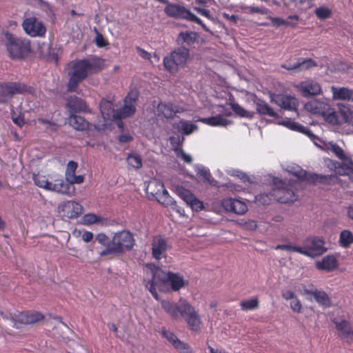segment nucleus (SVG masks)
<instances>
[{"mask_svg": "<svg viewBox=\"0 0 353 353\" xmlns=\"http://www.w3.org/2000/svg\"><path fill=\"white\" fill-rule=\"evenodd\" d=\"M271 101L288 110H296L299 105L298 100L293 96L287 94H274L271 96Z\"/></svg>", "mask_w": 353, "mask_h": 353, "instance_id": "nucleus-18", "label": "nucleus"}, {"mask_svg": "<svg viewBox=\"0 0 353 353\" xmlns=\"http://www.w3.org/2000/svg\"><path fill=\"white\" fill-rule=\"evenodd\" d=\"M177 343L174 347L176 350H177L180 353H193L191 347L184 342L181 341H179L176 342Z\"/></svg>", "mask_w": 353, "mask_h": 353, "instance_id": "nucleus-49", "label": "nucleus"}, {"mask_svg": "<svg viewBox=\"0 0 353 353\" xmlns=\"http://www.w3.org/2000/svg\"><path fill=\"white\" fill-rule=\"evenodd\" d=\"M43 315L38 312H26L21 313L18 316V321L21 324H33L43 319Z\"/></svg>", "mask_w": 353, "mask_h": 353, "instance_id": "nucleus-29", "label": "nucleus"}, {"mask_svg": "<svg viewBox=\"0 0 353 353\" xmlns=\"http://www.w3.org/2000/svg\"><path fill=\"white\" fill-rule=\"evenodd\" d=\"M334 100H343L353 102V90L346 87H331Z\"/></svg>", "mask_w": 353, "mask_h": 353, "instance_id": "nucleus-27", "label": "nucleus"}, {"mask_svg": "<svg viewBox=\"0 0 353 353\" xmlns=\"http://www.w3.org/2000/svg\"><path fill=\"white\" fill-rule=\"evenodd\" d=\"M221 206L226 212H234L236 214L242 215L248 211L246 204L238 199L232 198H225L221 201Z\"/></svg>", "mask_w": 353, "mask_h": 353, "instance_id": "nucleus-19", "label": "nucleus"}, {"mask_svg": "<svg viewBox=\"0 0 353 353\" xmlns=\"http://www.w3.org/2000/svg\"><path fill=\"white\" fill-rule=\"evenodd\" d=\"M305 109L312 114L325 117L326 113L330 110V105L325 101L313 99L305 105Z\"/></svg>", "mask_w": 353, "mask_h": 353, "instance_id": "nucleus-23", "label": "nucleus"}, {"mask_svg": "<svg viewBox=\"0 0 353 353\" xmlns=\"http://www.w3.org/2000/svg\"><path fill=\"white\" fill-rule=\"evenodd\" d=\"M176 154L179 157L183 159L185 162L190 163L192 162V157L186 154L183 150L179 149V151L176 152Z\"/></svg>", "mask_w": 353, "mask_h": 353, "instance_id": "nucleus-62", "label": "nucleus"}, {"mask_svg": "<svg viewBox=\"0 0 353 353\" xmlns=\"http://www.w3.org/2000/svg\"><path fill=\"white\" fill-rule=\"evenodd\" d=\"M198 38V34L194 32H182L179 33L177 37V42L178 43H185L190 46L197 41Z\"/></svg>", "mask_w": 353, "mask_h": 353, "instance_id": "nucleus-35", "label": "nucleus"}, {"mask_svg": "<svg viewBox=\"0 0 353 353\" xmlns=\"http://www.w3.org/2000/svg\"><path fill=\"white\" fill-rule=\"evenodd\" d=\"M146 192L150 199H155L165 207H171L174 209L176 206V201L170 196L163 183L159 179H152L147 185Z\"/></svg>", "mask_w": 353, "mask_h": 353, "instance_id": "nucleus-5", "label": "nucleus"}, {"mask_svg": "<svg viewBox=\"0 0 353 353\" xmlns=\"http://www.w3.org/2000/svg\"><path fill=\"white\" fill-rule=\"evenodd\" d=\"M35 90L33 88L22 83H8L0 84V103L6 102L13 95L17 94L28 93L33 94Z\"/></svg>", "mask_w": 353, "mask_h": 353, "instance_id": "nucleus-11", "label": "nucleus"}, {"mask_svg": "<svg viewBox=\"0 0 353 353\" xmlns=\"http://www.w3.org/2000/svg\"><path fill=\"white\" fill-rule=\"evenodd\" d=\"M96 239L102 245L106 246L111 245V241L109 240L108 237L104 233H99L97 235Z\"/></svg>", "mask_w": 353, "mask_h": 353, "instance_id": "nucleus-56", "label": "nucleus"}, {"mask_svg": "<svg viewBox=\"0 0 353 353\" xmlns=\"http://www.w3.org/2000/svg\"><path fill=\"white\" fill-rule=\"evenodd\" d=\"M193 210L199 211L203 209V203L195 198L189 205Z\"/></svg>", "mask_w": 353, "mask_h": 353, "instance_id": "nucleus-61", "label": "nucleus"}, {"mask_svg": "<svg viewBox=\"0 0 353 353\" xmlns=\"http://www.w3.org/2000/svg\"><path fill=\"white\" fill-rule=\"evenodd\" d=\"M161 305L164 311L173 319H178L182 316L192 330L197 332L201 330L200 316L186 300L181 299L177 303L163 300Z\"/></svg>", "mask_w": 353, "mask_h": 353, "instance_id": "nucleus-2", "label": "nucleus"}, {"mask_svg": "<svg viewBox=\"0 0 353 353\" xmlns=\"http://www.w3.org/2000/svg\"><path fill=\"white\" fill-rule=\"evenodd\" d=\"M231 107L232 110L238 115L243 117H247V118H251L252 117V113L245 110L243 108H242L241 105H239L238 103H232Z\"/></svg>", "mask_w": 353, "mask_h": 353, "instance_id": "nucleus-42", "label": "nucleus"}, {"mask_svg": "<svg viewBox=\"0 0 353 353\" xmlns=\"http://www.w3.org/2000/svg\"><path fill=\"white\" fill-rule=\"evenodd\" d=\"M22 26L25 32L32 37H43L46 32V28L43 23L34 17L24 19Z\"/></svg>", "mask_w": 353, "mask_h": 353, "instance_id": "nucleus-15", "label": "nucleus"}, {"mask_svg": "<svg viewBox=\"0 0 353 353\" xmlns=\"http://www.w3.org/2000/svg\"><path fill=\"white\" fill-rule=\"evenodd\" d=\"M315 14L319 19H326L331 17L332 10L326 7H319L316 9Z\"/></svg>", "mask_w": 353, "mask_h": 353, "instance_id": "nucleus-44", "label": "nucleus"}, {"mask_svg": "<svg viewBox=\"0 0 353 353\" xmlns=\"http://www.w3.org/2000/svg\"><path fill=\"white\" fill-rule=\"evenodd\" d=\"M189 55L188 48L183 46L176 48L170 55L164 57L163 65L165 68L170 73L176 72L179 68L185 65Z\"/></svg>", "mask_w": 353, "mask_h": 353, "instance_id": "nucleus-7", "label": "nucleus"}, {"mask_svg": "<svg viewBox=\"0 0 353 353\" xmlns=\"http://www.w3.org/2000/svg\"><path fill=\"white\" fill-rule=\"evenodd\" d=\"M352 112L347 108H343L340 109L339 114L341 116L343 121L347 123Z\"/></svg>", "mask_w": 353, "mask_h": 353, "instance_id": "nucleus-57", "label": "nucleus"}, {"mask_svg": "<svg viewBox=\"0 0 353 353\" xmlns=\"http://www.w3.org/2000/svg\"><path fill=\"white\" fill-rule=\"evenodd\" d=\"M69 124L77 130L83 131L88 128V122L82 117L70 113L68 119Z\"/></svg>", "mask_w": 353, "mask_h": 353, "instance_id": "nucleus-34", "label": "nucleus"}, {"mask_svg": "<svg viewBox=\"0 0 353 353\" xmlns=\"http://www.w3.org/2000/svg\"><path fill=\"white\" fill-rule=\"evenodd\" d=\"M59 210L68 218H76L83 212L81 205L74 201L63 202L59 205Z\"/></svg>", "mask_w": 353, "mask_h": 353, "instance_id": "nucleus-21", "label": "nucleus"}, {"mask_svg": "<svg viewBox=\"0 0 353 353\" xmlns=\"http://www.w3.org/2000/svg\"><path fill=\"white\" fill-rule=\"evenodd\" d=\"M240 306L243 311L254 310L259 307V300L257 298H252L248 300L242 301L240 303Z\"/></svg>", "mask_w": 353, "mask_h": 353, "instance_id": "nucleus-39", "label": "nucleus"}, {"mask_svg": "<svg viewBox=\"0 0 353 353\" xmlns=\"http://www.w3.org/2000/svg\"><path fill=\"white\" fill-rule=\"evenodd\" d=\"M34 184L42 189L57 193H69L68 185L64 183V180L61 176L54 175L51 181L43 174L39 173L33 175Z\"/></svg>", "mask_w": 353, "mask_h": 353, "instance_id": "nucleus-6", "label": "nucleus"}, {"mask_svg": "<svg viewBox=\"0 0 353 353\" xmlns=\"http://www.w3.org/2000/svg\"><path fill=\"white\" fill-rule=\"evenodd\" d=\"M259 13L261 14H269L270 10L265 7H257L254 6H249L248 14Z\"/></svg>", "mask_w": 353, "mask_h": 353, "instance_id": "nucleus-48", "label": "nucleus"}, {"mask_svg": "<svg viewBox=\"0 0 353 353\" xmlns=\"http://www.w3.org/2000/svg\"><path fill=\"white\" fill-rule=\"evenodd\" d=\"M111 243L119 254L131 250L135 245V239L131 232L123 230L114 233Z\"/></svg>", "mask_w": 353, "mask_h": 353, "instance_id": "nucleus-10", "label": "nucleus"}, {"mask_svg": "<svg viewBox=\"0 0 353 353\" xmlns=\"http://www.w3.org/2000/svg\"><path fill=\"white\" fill-rule=\"evenodd\" d=\"M331 150L340 159H345V155L344 154L343 149L338 145L332 144Z\"/></svg>", "mask_w": 353, "mask_h": 353, "instance_id": "nucleus-54", "label": "nucleus"}, {"mask_svg": "<svg viewBox=\"0 0 353 353\" xmlns=\"http://www.w3.org/2000/svg\"><path fill=\"white\" fill-rule=\"evenodd\" d=\"M179 196L188 204V205H190L192 201L196 198L192 192L185 189H183L179 192Z\"/></svg>", "mask_w": 353, "mask_h": 353, "instance_id": "nucleus-46", "label": "nucleus"}, {"mask_svg": "<svg viewBox=\"0 0 353 353\" xmlns=\"http://www.w3.org/2000/svg\"><path fill=\"white\" fill-rule=\"evenodd\" d=\"M66 181H64V183L68 185L69 193H61L62 194L66 195H73L74 193L75 188L72 185L73 184H81L84 181L83 175H75V174H72L70 177L65 179Z\"/></svg>", "mask_w": 353, "mask_h": 353, "instance_id": "nucleus-36", "label": "nucleus"}, {"mask_svg": "<svg viewBox=\"0 0 353 353\" xmlns=\"http://www.w3.org/2000/svg\"><path fill=\"white\" fill-rule=\"evenodd\" d=\"M164 12L168 17L184 19L190 21L195 22L200 25L205 32H211L199 17L183 6L170 3L165 8Z\"/></svg>", "mask_w": 353, "mask_h": 353, "instance_id": "nucleus-9", "label": "nucleus"}, {"mask_svg": "<svg viewBox=\"0 0 353 353\" xmlns=\"http://www.w3.org/2000/svg\"><path fill=\"white\" fill-rule=\"evenodd\" d=\"M111 254H119L112 243L111 245H106V248L101 251L99 255L100 256H105Z\"/></svg>", "mask_w": 353, "mask_h": 353, "instance_id": "nucleus-59", "label": "nucleus"}, {"mask_svg": "<svg viewBox=\"0 0 353 353\" xmlns=\"http://www.w3.org/2000/svg\"><path fill=\"white\" fill-rule=\"evenodd\" d=\"M161 333L163 336L165 337L174 347L177 343L176 342H179V341L177 336L170 331L163 330Z\"/></svg>", "mask_w": 353, "mask_h": 353, "instance_id": "nucleus-47", "label": "nucleus"}, {"mask_svg": "<svg viewBox=\"0 0 353 353\" xmlns=\"http://www.w3.org/2000/svg\"><path fill=\"white\" fill-rule=\"evenodd\" d=\"M285 170L296 177V181L291 182V183L296 185H301L303 182L314 183L319 179H322L321 176H318L316 174H308L305 170L296 164L288 165Z\"/></svg>", "mask_w": 353, "mask_h": 353, "instance_id": "nucleus-13", "label": "nucleus"}, {"mask_svg": "<svg viewBox=\"0 0 353 353\" xmlns=\"http://www.w3.org/2000/svg\"><path fill=\"white\" fill-rule=\"evenodd\" d=\"M276 250H283L288 252H295L301 254V247L292 244H280L275 247Z\"/></svg>", "mask_w": 353, "mask_h": 353, "instance_id": "nucleus-45", "label": "nucleus"}, {"mask_svg": "<svg viewBox=\"0 0 353 353\" xmlns=\"http://www.w3.org/2000/svg\"><path fill=\"white\" fill-rule=\"evenodd\" d=\"M67 106L70 113L86 112L88 110L85 101L76 96H71L68 98Z\"/></svg>", "mask_w": 353, "mask_h": 353, "instance_id": "nucleus-28", "label": "nucleus"}, {"mask_svg": "<svg viewBox=\"0 0 353 353\" xmlns=\"http://www.w3.org/2000/svg\"><path fill=\"white\" fill-rule=\"evenodd\" d=\"M138 94L136 91H132L125 97L123 107L117 110V120L129 117L134 114Z\"/></svg>", "mask_w": 353, "mask_h": 353, "instance_id": "nucleus-14", "label": "nucleus"}, {"mask_svg": "<svg viewBox=\"0 0 353 353\" xmlns=\"http://www.w3.org/2000/svg\"><path fill=\"white\" fill-rule=\"evenodd\" d=\"M254 104L256 105V112L260 115L274 118L278 117V114L265 101L257 99L254 101Z\"/></svg>", "mask_w": 353, "mask_h": 353, "instance_id": "nucleus-32", "label": "nucleus"}, {"mask_svg": "<svg viewBox=\"0 0 353 353\" xmlns=\"http://www.w3.org/2000/svg\"><path fill=\"white\" fill-rule=\"evenodd\" d=\"M184 138L183 137L177 136V137H172L170 138V143L174 148L176 152L179 151L178 147H179L183 141Z\"/></svg>", "mask_w": 353, "mask_h": 353, "instance_id": "nucleus-53", "label": "nucleus"}, {"mask_svg": "<svg viewBox=\"0 0 353 353\" xmlns=\"http://www.w3.org/2000/svg\"><path fill=\"white\" fill-rule=\"evenodd\" d=\"M77 168V163L73 161H70L67 164V168L65 170V179L75 174L76 170Z\"/></svg>", "mask_w": 353, "mask_h": 353, "instance_id": "nucleus-52", "label": "nucleus"}, {"mask_svg": "<svg viewBox=\"0 0 353 353\" xmlns=\"http://www.w3.org/2000/svg\"><path fill=\"white\" fill-rule=\"evenodd\" d=\"M127 162L129 165L135 169H139L142 167L141 157L136 153L129 154L127 157Z\"/></svg>", "mask_w": 353, "mask_h": 353, "instance_id": "nucleus-40", "label": "nucleus"}, {"mask_svg": "<svg viewBox=\"0 0 353 353\" xmlns=\"http://www.w3.org/2000/svg\"><path fill=\"white\" fill-rule=\"evenodd\" d=\"M341 339L347 343L353 342V328L349 321L341 320L333 321Z\"/></svg>", "mask_w": 353, "mask_h": 353, "instance_id": "nucleus-20", "label": "nucleus"}, {"mask_svg": "<svg viewBox=\"0 0 353 353\" xmlns=\"http://www.w3.org/2000/svg\"><path fill=\"white\" fill-rule=\"evenodd\" d=\"M296 88L301 93L302 96L305 97L316 95L321 92L320 84L312 79L300 82L296 85Z\"/></svg>", "mask_w": 353, "mask_h": 353, "instance_id": "nucleus-17", "label": "nucleus"}, {"mask_svg": "<svg viewBox=\"0 0 353 353\" xmlns=\"http://www.w3.org/2000/svg\"><path fill=\"white\" fill-rule=\"evenodd\" d=\"M70 64L72 70L67 85L69 92H77L80 82L103 68V61L99 58L73 61Z\"/></svg>", "mask_w": 353, "mask_h": 353, "instance_id": "nucleus-3", "label": "nucleus"}, {"mask_svg": "<svg viewBox=\"0 0 353 353\" xmlns=\"http://www.w3.org/2000/svg\"><path fill=\"white\" fill-rule=\"evenodd\" d=\"M239 224L250 230H254L257 227L256 222L252 220H250L245 222H239Z\"/></svg>", "mask_w": 353, "mask_h": 353, "instance_id": "nucleus-60", "label": "nucleus"}, {"mask_svg": "<svg viewBox=\"0 0 353 353\" xmlns=\"http://www.w3.org/2000/svg\"><path fill=\"white\" fill-rule=\"evenodd\" d=\"M273 184L274 188L272 189L271 196L274 197V200L283 203L293 202L296 200L297 196L293 189L297 186L296 185L291 183L286 185L278 178H274Z\"/></svg>", "mask_w": 353, "mask_h": 353, "instance_id": "nucleus-8", "label": "nucleus"}, {"mask_svg": "<svg viewBox=\"0 0 353 353\" xmlns=\"http://www.w3.org/2000/svg\"><path fill=\"white\" fill-rule=\"evenodd\" d=\"M305 294L310 296L315 301L323 307H330L332 305V301L328 294L322 290H318L316 288H305L303 289Z\"/></svg>", "mask_w": 353, "mask_h": 353, "instance_id": "nucleus-16", "label": "nucleus"}, {"mask_svg": "<svg viewBox=\"0 0 353 353\" xmlns=\"http://www.w3.org/2000/svg\"><path fill=\"white\" fill-rule=\"evenodd\" d=\"M281 124L286 126L290 130L306 134L311 139V140L313 141L315 145H318L317 141H320V139L316 135H314L309 128L304 127L293 121H291L290 119L283 121L282 123H281Z\"/></svg>", "mask_w": 353, "mask_h": 353, "instance_id": "nucleus-25", "label": "nucleus"}, {"mask_svg": "<svg viewBox=\"0 0 353 353\" xmlns=\"http://www.w3.org/2000/svg\"><path fill=\"white\" fill-rule=\"evenodd\" d=\"M327 250L323 239L317 236H310L305 239L301 247V254L315 257L323 254Z\"/></svg>", "mask_w": 353, "mask_h": 353, "instance_id": "nucleus-12", "label": "nucleus"}, {"mask_svg": "<svg viewBox=\"0 0 353 353\" xmlns=\"http://www.w3.org/2000/svg\"><path fill=\"white\" fill-rule=\"evenodd\" d=\"M177 343L174 347L176 350H177L180 353H193L191 347L184 342L181 341H179L176 342Z\"/></svg>", "mask_w": 353, "mask_h": 353, "instance_id": "nucleus-50", "label": "nucleus"}, {"mask_svg": "<svg viewBox=\"0 0 353 353\" xmlns=\"http://www.w3.org/2000/svg\"><path fill=\"white\" fill-rule=\"evenodd\" d=\"M99 221V218L94 214H87L83 216V222L85 224H93Z\"/></svg>", "mask_w": 353, "mask_h": 353, "instance_id": "nucleus-58", "label": "nucleus"}, {"mask_svg": "<svg viewBox=\"0 0 353 353\" xmlns=\"http://www.w3.org/2000/svg\"><path fill=\"white\" fill-rule=\"evenodd\" d=\"M228 174L231 176H236L243 181L247 180L248 178L245 173L236 170H230L228 171Z\"/></svg>", "mask_w": 353, "mask_h": 353, "instance_id": "nucleus-64", "label": "nucleus"}, {"mask_svg": "<svg viewBox=\"0 0 353 353\" xmlns=\"http://www.w3.org/2000/svg\"><path fill=\"white\" fill-rule=\"evenodd\" d=\"M281 295L282 297L286 301H291L292 299L296 297L295 293L290 290H283Z\"/></svg>", "mask_w": 353, "mask_h": 353, "instance_id": "nucleus-63", "label": "nucleus"}, {"mask_svg": "<svg viewBox=\"0 0 353 353\" xmlns=\"http://www.w3.org/2000/svg\"><path fill=\"white\" fill-rule=\"evenodd\" d=\"M271 194H272V191L268 194L265 192L261 193L255 196V199L259 204L268 205L274 199Z\"/></svg>", "mask_w": 353, "mask_h": 353, "instance_id": "nucleus-43", "label": "nucleus"}, {"mask_svg": "<svg viewBox=\"0 0 353 353\" xmlns=\"http://www.w3.org/2000/svg\"><path fill=\"white\" fill-rule=\"evenodd\" d=\"M114 97L102 99L100 103V111L105 120H117V110L113 108Z\"/></svg>", "mask_w": 353, "mask_h": 353, "instance_id": "nucleus-22", "label": "nucleus"}, {"mask_svg": "<svg viewBox=\"0 0 353 353\" xmlns=\"http://www.w3.org/2000/svg\"><path fill=\"white\" fill-rule=\"evenodd\" d=\"M168 248L166 241L161 236H157L153 238L152 243V256L157 260H159L165 256Z\"/></svg>", "mask_w": 353, "mask_h": 353, "instance_id": "nucleus-24", "label": "nucleus"}, {"mask_svg": "<svg viewBox=\"0 0 353 353\" xmlns=\"http://www.w3.org/2000/svg\"><path fill=\"white\" fill-rule=\"evenodd\" d=\"M3 35L5 46L12 59H21L30 54L31 49L28 40L17 37L8 32H4Z\"/></svg>", "mask_w": 353, "mask_h": 353, "instance_id": "nucleus-4", "label": "nucleus"}, {"mask_svg": "<svg viewBox=\"0 0 353 353\" xmlns=\"http://www.w3.org/2000/svg\"><path fill=\"white\" fill-rule=\"evenodd\" d=\"M290 307L293 312L301 313L302 310V304L300 300L296 297L292 299L290 302Z\"/></svg>", "mask_w": 353, "mask_h": 353, "instance_id": "nucleus-51", "label": "nucleus"}, {"mask_svg": "<svg viewBox=\"0 0 353 353\" xmlns=\"http://www.w3.org/2000/svg\"><path fill=\"white\" fill-rule=\"evenodd\" d=\"M195 172L196 174L202 176L207 182L211 183L212 176L210 170L202 165H195Z\"/></svg>", "mask_w": 353, "mask_h": 353, "instance_id": "nucleus-41", "label": "nucleus"}, {"mask_svg": "<svg viewBox=\"0 0 353 353\" xmlns=\"http://www.w3.org/2000/svg\"><path fill=\"white\" fill-rule=\"evenodd\" d=\"M316 66V62L312 59L299 58L297 59V72L305 71Z\"/></svg>", "mask_w": 353, "mask_h": 353, "instance_id": "nucleus-37", "label": "nucleus"}, {"mask_svg": "<svg viewBox=\"0 0 353 353\" xmlns=\"http://www.w3.org/2000/svg\"><path fill=\"white\" fill-rule=\"evenodd\" d=\"M197 121L210 126L224 127L230 123V121L220 115L208 118H199Z\"/></svg>", "mask_w": 353, "mask_h": 353, "instance_id": "nucleus-33", "label": "nucleus"}, {"mask_svg": "<svg viewBox=\"0 0 353 353\" xmlns=\"http://www.w3.org/2000/svg\"><path fill=\"white\" fill-rule=\"evenodd\" d=\"M173 129L175 132L181 133L183 135H188L196 131L198 127L196 125L189 121L181 120L178 123L173 124Z\"/></svg>", "mask_w": 353, "mask_h": 353, "instance_id": "nucleus-31", "label": "nucleus"}, {"mask_svg": "<svg viewBox=\"0 0 353 353\" xmlns=\"http://www.w3.org/2000/svg\"><path fill=\"white\" fill-rule=\"evenodd\" d=\"M325 116H326V120L328 122L332 123L333 124L340 123V121L338 119V114L336 112H330V110H328V112L326 113Z\"/></svg>", "mask_w": 353, "mask_h": 353, "instance_id": "nucleus-55", "label": "nucleus"}, {"mask_svg": "<svg viewBox=\"0 0 353 353\" xmlns=\"http://www.w3.org/2000/svg\"><path fill=\"white\" fill-rule=\"evenodd\" d=\"M148 267V279L145 280V285L157 300L159 299L157 290L163 291L165 286L169 285L173 291H178L185 284L183 277L178 273L166 272L152 264H149Z\"/></svg>", "mask_w": 353, "mask_h": 353, "instance_id": "nucleus-1", "label": "nucleus"}, {"mask_svg": "<svg viewBox=\"0 0 353 353\" xmlns=\"http://www.w3.org/2000/svg\"><path fill=\"white\" fill-rule=\"evenodd\" d=\"M353 243V234L347 230H343L339 236V243L343 248H348Z\"/></svg>", "mask_w": 353, "mask_h": 353, "instance_id": "nucleus-38", "label": "nucleus"}, {"mask_svg": "<svg viewBox=\"0 0 353 353\" xmlns=\"http://www.w3.org/2000/svg\"><path fill=\"white\" fill-rule=\"evenodd\" d=\"M179 109L169 102H160L157 106L158 115H162L165 118H172Z\"/></svg>", "mask_w": 353, "mask_h": 353, "instance_id": "nucleus-30", "label": "nucleus"}, {"mask_svg": "<svg viewBox=\"0 0 353 353\" xmlns=\"http://www.w3.org/2000/svg\"><path fill=\"white\" fill-rule=\"evenodd\" d=\"M316 268L319 270L332 272L338 268V261L333 255H327L321 261L315 263Z\"/></svg>", "mask_w": 353, "mask_h": 353, "instance_id": "nucleus-26", "label": "nucleus"}]
</instances>
